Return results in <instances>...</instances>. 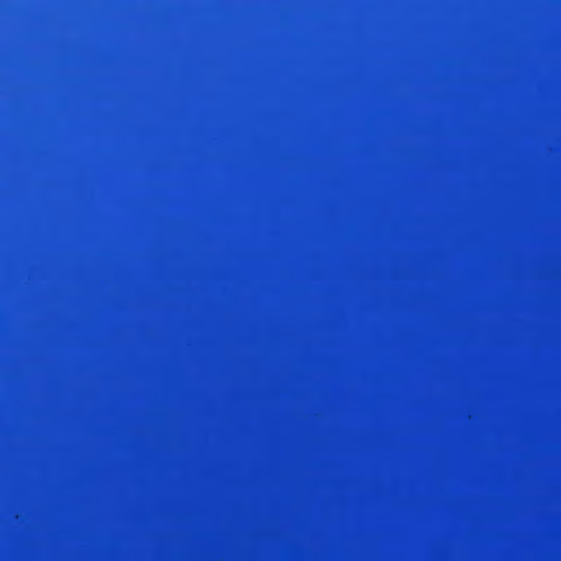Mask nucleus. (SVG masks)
Returning <instances> with one entry per match:
<instances>
[{
	"label": "nucleus",
	"mask_w": 561,
	"mask_h": 561,
	"mask_svg": "<svg viewBox=\"0 0 561 561\" xmlns=\"http://www.w3.org/2000/svg\"><path fill=\"white\" fill-rule=\"evenodd\" d=\"M320 153V129H318V154ZM320 160L318 159V171ZM320 196L318 195V206ZM320 219L318 218V240ZM320 250L318 249V296L320 295ZM318 351H539V346H327L320 336V298L318 297Z\"/></svg>",
	"instance_id": "4"
},
{
	"label": "nucleus",
	"mask_w": 561,
	"mask_h": 561,
	"mask_svg": "<svg viewBox=\"0 0 561 561\" xmlns=\"http://www.w3.org/2000/svg\"><path fill=\"white\" fill-rule=\"evenodd\" d=\"M88 351H316V130H307V343L305 346H88Z\"/></svg>",
	"instance_id": "2"
},
{
	"label": "nucleus",
	"mask_w": 561,
	"mask_h": 561,
	"mask_svg": "<svg viewBox=\"0 0 561 561\" xmlns=\"http://www.w3.org/2000/svg\"><path fill=\"white\" fill-rule=\"evenodd\" d=\"M94 359H305L307 363V561H316V353H94Z\"/></svg>",
	"instance_id": "1"
},
{
	"label": "nucleus",
	"mask_w": 561,
	"mask_h": 561,
	"mask_svg": "<svg viewBox=\"0 0 561 561\" xmlns=\"http://www.w3.org/2000/svg\"><path fill=\"white\" fill-rule=\"evenodd\" d=\"M328 359H539V353H318V541L320 540V365ZM318 561H320L319 546Z\"/></svg>",
	"instance_id": "3"
}]
</instances>
